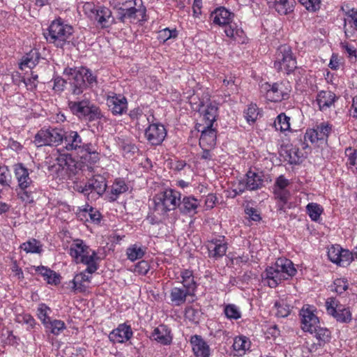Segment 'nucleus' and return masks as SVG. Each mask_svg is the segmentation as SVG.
I'll return each mask as SVG.
<instances>
[{"instance_id":"6e6552de","label":"nucleus","mask_w":357,"mask_h":357,"mask_svg":"<svg viewBox=\"0 0 357 357\" xmlns=\"http://www.w3.org/2000/svg\"><path fill=\"white\" fill-rule=\"evenodd\" d=\"M87 72L88 68L85 67L65 68L63 74L68 77L70 84V91L72 95L79 96L86 88L84 75Z\"/></svg>"},{"instance_id":"dca6fc26","label":"nucleus","mask_w":357,"mask_h":357,"mask_svg":"<svg viewBox=\"0 0 357 357\" xmlns=\"http://www.w3.org/2000/svg\"><path fill=\"white\" fill-rule=\"evenodd\" d=\"M106 188L105 178L101 175H96L88 181L80 192L86 195L89 193V191H94L99 195H102L105 192Z\"/></svg>"},{"instance_id":"c85d7f7f","label":"nucleus","mask_w":357,"mask_h":357,"mask_svg":"<svg viewBox=\"0 0 357 357\" xmlns=\"http://www.w3.org/2000/svg\"><path fill=\"white\" fill-rule=\"evenodd\" d=\"M313 333H314V337L317 340V345L320 347H324L331 340V331L325 327H321L319 325L315 328V331H313Z\"/></svg>"},{"instance_id":"5fc2aeb1","label":"nucleus","mask_w":357,"mask_h":357,"mask_svg":"<svg viewBox=\"0 0 357 357\" xmlns=\"http://www.w3.org/2000/svg\"><path fill=\"white\" fill-rule=\"evenodd\" d=\"M333 285L335 291L338 294H342L348 289L347 281L344 278L336 279L333 282Z\"/></svg>"},{"instance_id":"39448f33","label":"nucleus","mask_w":357,"mask_h":357,"mask_svg":"<svg viewBox=\"0 0 357 357\" xmlns=\"http://www.w3.org/2000/svg\"><path fill=\"white\" fill-rule=\"evenodd\" d=\"M73 32V27L59 17L51 22L47 33H44V36L50 43L55 44L58 47H63L66 42H69Z\"/></svg>"},{"instance_id":"f704fd0d","label":"nucleus","mask_w":357,"mask_h":357,"mask_svg":"<svg viewBox=\"0 0 357 357\" xmlns=\"http://www.w3.org/2000/svg\"><path fill=\"white\" fill-rule=\"evenodd\" d=\"M183 287L190 289V291H195L196 283L194 280L192 272L189 270H184L181 272Z\"/></svg>"},{"instance_id":"79ce46f5","label":"nucleus","mask_w":357,"mask_h":357,"mask_svg":"<svg viewBox=\"0 0 357 357\" xmlns=\"http://www.w3.org/2000/svg\"><path fill=\"white\" fill-rule=\"evenodd\" d=\"M126 254L130 261L141 259L145 254V251L137 245H133L127 249Z\"/></svg>"},{"instance_id":"4c0bfd02","label":"nucleus","mask_w":357,"mask_h":357,"mask_svg":"<svg viewBox=\"0 0 357 357\" xmlns=\"http://www.w3.org/2000/svg\"><path fill=\"white\" fill-rule=\"evenodd\" d=\"M20 248L27 253H40L42 251V245L35 238L30 239L22 243Z\"/></svg>"},{"instance_id":"473e14b6","label":"nucleus","mask_w":357,"mask_h":357,"mask_svg":"<svg viewBox=\"0 0 357 357\" xmlns=\"http://www.w3.org/2000/svg\"><path fill=\"white\" fill-rule=\"evenodd\" d=\"M36 271L44 277V279L47 280V283L54 284L59 283V277L54 271L45 266H38Z\"/></svg>"},{"instance_id":"69168bd1","label":"nucleus","mask_w":357,"mask_h":357,"mask_svg":"<svg viewBox=\"0 0 357 357\" xmlns=\"http://www.w3.org/2000/svg\"><path fill=\"white\" fill-rule=\"evenodd\" d=\"M66 82L62 77H57L54 79L53 89L56 91H63Z\"/></svg>"},{"instance_id":"bf43d9fd","label":"nucleus","mask_w":357,"mask_h":357,"mask_svg":"<svg viewBox=\"0 0 357 357\" xmlns=\"http://www.w3.org/2000/svg\"><path fill=\"white\" fill-rule=\"evenodd\" d=\"M149 270V263L144 260L139 261L135 266V272L140 275H146Z\"/></svg>"},{"instance_id":"13d9d810","label":"nucleus","mask_w":357,"mask_h":357,"mask_svg":"<svg viewBox=\"0 0 357 357\" xmlns=\"http://www.w3.org/2000/svg\"><path fill=\"white\" fill-rule=\"evenodd\" d=\"M17 321L19 323L26 324L31 328H33L36 325L35 319L29 314L18 316L17 317Z\"/></svg>"},{"instance_id":"680f3d73","label":"nucleus","mask_w":357,"mask_h":357,"mask_svg":"<svg viewBox=\"0 0 357 357\" xmlns=\"http://www.w3.org/2000/svg\"><path fill=\"white\" fill-rule=\"evenodd\" d=\"M289 155L290 158V163L296 164L302 156V153L299 151L298 148H292L289 150Z\"/></svg>"},{"instance_id":"f03ea898","label":"nucleus","mask_w":357,"mask_h":357,"mask_svg":"<svg viewBox=\"0 0 357 357\" xmlns=\"http://www.w3.org/2000/svg\"><path fill=\"white\" fill-rule=\"evenodd\" d=\"M297 271L293 262L287 258H278L274 266L266 268L262 278L266 280L268 285L274 288L282 280H288L295 275Z\"/></svg>"},{"instance_id":"864d4df0","label":"nucleus","mask_w":357,"mask_h":357,"mask_svg":"<svg viewBox=\"0 0 357 357\" xmlns=\"http://www.w3.org/2000/svg\"><path fill=\"white\" fill-rule=\"evenodd\" d=\"M308 10L316 11L320 8L321 0H299Z\"/></svg>"},{"instance_id":"4d7b16f0","label":"nucleus","mask_w":357,"mask_h":357,"mask_svg":"<svg viewBox=\"0 0 357 357\" xmlns=\"http://www.w3.org/2000/svg\"><path fill=\"white\" fill-rule=\"evenodd\" d=\"M340 250V247L334 245L328 249V257L333 263L337 264Z\"/></svg>"},{"instance_id":"7c9ffc66","label":"nucleus","mask_w":357,"mask_h":357,"mask_svg":"<svg viewBox=\"0 0 357 357\" xmlns=\"http://www.w3.org/2000/svg\"><path fill=\"white\" fill-rule=\"evenodd\" d=\"M295 0H275V9L280 15H287L294 10Z\"/></svg>"},{"instance_id":"393cba45","label":"nucleus","mask_w":357,"mask_h":357,"mask_svg":"<svg viewBox=\"0 0 357 357\" xmlns=\"http://www.w3.org/2000/svg\"><path fill=\"white\" fill-rule=\"evenodd\" d=\"M336 100L335 94L330 91H321L317 97V104L321 111H325L334 105Z\"/></svg>"},{"instance_id":"c756f323","label":"nucleus","mask_w":357,"mask_h":357,"mask_svg":"<svg viewBox=\"0 0 357 357\" xmlns=\"http://www.w3.org/2000/svg\"><path fill=\"white\" fill-rule=\"evenodd\" d=\"M84 272L77 274L74 279L72 280V289L74 292H84L86 289V286L84 284V282H89L91 277L86 275Z\"/></svg>"},{"instance_id":"4468645a","label":"nucleus","mask_w":357,"mask_h":357,"mask_svg":"<svg viewBox=\"0 0 357 357\" xmlns=\"http://www.w3.org/2000/svg\"><path fill=\"white\" fill-rule=\"evenodd\" d=\"M166 135V129L160 123L150 124L145 130V137L151 145H160L165 139Z\"/></svg>"},{"instance_id":"603ef678","label":"nucleus","mask_w":357,"mask_h":357,"mask_svg":"<svg viewBox=\"0 0 357 357\" xmlns=\"http://www.w3.org/2000/svg\"><path fill=\"white\" fill-rule=\"evenodd\" d=\"M11 180V175L8 167L6 166L0 167V184L2 185H9Z\"/></svg>"},{"instance_id":"c9c22d12","label":"nucleus","mask_w":357,"mask_h":357,"mask_svg":"<svg viewBox=\"0 0 357 357\" xmlns=\"http://www.w3.org/2000/svg\"><path fill=\"white\" fill-rule=\"evenodd\" d=\"M121 5L127 19L135 20L138 12V10L135 8L137 6L136 0H128L122 3Z\"/></svg>"},{"instance_id":"de8ad7c7","label":"nucleus","mask_w":357,"mask_h":357,"mask_svg":"<svg viewBox=\"0 0 357 357\" xmlns=\"http://www.w3.org/2000/svg\"><path fill=\"white\" fill-rule=\"evenodd\" d=\"M337 264L341 266H347L354 260V255L348 250L341 248Z\"/></svg>"},{"instance_id":"a211bd4d","label":"nucleus","mask_w":357,"mask_h":357,"mask_svg":"<svg viewBox=\"0 0 357 357\" xmlns=\"http://www.w3.org/2000/svg\"><path fill=\"white\" fill-rule=\"evenodd\" d=\"M132 336V331L130 326L125 324H120L117 328L113 330L109 335V339L113 342L123 343L129 340Z\"/></svg>"},{"instance_id":"3c124183","label":"nucleus","mask_w":357,"mask_h":357,"mask_svg":"<svg viewBox=\"0 0 357 357\" xmlns=\"http://www.w3.org/2000/svg\"><path fill=\"white\" fill-rule=\"evenodd\" d=\"M45 326L51 330L52 333L59 335L65 328V324L63 321L54 319L50 321Z\"/></svg>"},{"instance_id":"e2e57ef3","label":"nucleus","mask_w":357,"mask_h":357,"mask_svg":"<svg viewBox=\"0 0 357 357\" xmlns=\"http://www.w3.org/2000/svg\"><path fill=\"white\" fill-rule=\"evenodd\" d=\"M304 140L305 141L308 140V141L311 142L312 143H315V142L320 141L317 136V132H316V131L314 128L307 130V131L304 135Z\"/></svg>"},{"instance_id":"72a5a7b5","label":"nucleus","mask_w":357,"mask_h":357,"mask_svg":"<svg viewBox=\"0 0 357 357\" xmlns=\"http://www.w3.org/2000/svg\"><path fill=\"white\" fill-rule=\"evenodd\" d=\"M38 53L31 51L22 57V61L20 63V68L21 70H24L26 67L33 68L38 63Z\"/></svg>"},{"instance_id":"a19ab883","label":"nucleus","mask_w":357,"mask_h":357,"mask_svg":"<svg viewBox=\"0 0 357 357\" xmlns=\"http://www.w3.org/2000/svg\"><path fill=\"white\" fill-rule=\"evenodd\" d=\"M273 126L276 130L280 131H286L289 129V117L287 116L284 114H279L273 123Z\"/></svg>"},{"instance_id":"2eb2a0df","label":"nucleus","mask_w":357,"mask_h":357,"mask_svg":"<svg viewBox=\"0 0 357 357\" xmlns=\"http://www.w3.org/2000/svg\"><path fill=\"white\" fill-rule=\"evenodd\" d=\"M326 310L329 314L332 315L337 321L349 323L351 320V313L348 307L343 305L334 307L332 302L326 301Z\"/></svg>"},{"instance_id":"cd10ccee","label":"nucleus","mask_w":357,"mask_h":357,"mask_svg":"<svg viewBox=\"0 0 357 357\" xmlns=\"http://www.w3.org/2000/svg\"><path fill=\"white\" fill-rule=\"evenodd\" d=\"M128 188L125 181L118 178L116 179L113 183L111 191L108 194L107 197L109 202H114L117 199L119 196L128 190Z\"/></svg>"},{"instance_id":"5701e85b","label":"nucleus","mask_w":357,"mask_h":357,"mask_svg":"<svg viewBox=\"0 0 357 357\" xmlns=\"http://www.w3.org/2000/svg\"><path fill=\"white\" fill-rule=\"evenodd\" d=\"M193 292L184 287H173L170 291V301L174 306H180L185 303L188 296H191Z\"/></svg>"},{"instance_id":"0eeeda50","label":"nucleus","mask_w":357,"mask_h":357,"mask_svg":"<svg viewBox=\"0 0 357 357\" xmlns=\"http://www.w3.org/2000/svg\"><path fill=\"white\" fill-rule=\"evenodd\" d=\"M68 107L70 112L79 119L85 118L93 121L102 117L99 107L92 104L87 98L81 100H69Z\"/></svg>"},{"instance_id":"052dcab7","label":"nucleus","mask_w":357,"mask_h":357,"mask_svg":"<svg viewBox=\"0 0 357 357\" xmlns=\"http://www.w3.org/2000/svg\"><path fill=\"white\" fill-rule=\"evenodd\" d=\"M223 85L227 87L228 93L237 91V84L235 77L225 78L222 80Z\"/></svg>"},{"instance_id":"ddd939ff","label":"nucleus","mask_w":357,"mask_h":357,"mask_svg":"<svg viewBox=\"0 0 357 357\" xmlns=\"http://www.w3.org/2000/svg\"><path fill=\"white\" fill-rule=\"evenodd\" d=\"M301 328L304 331L313 333L315 328L319 325V320L314 313V310L310 305H305L300 311Z\"/></svg>"},{"instance_id":"9b49d317","label":"nucleus","mask_w":357,"mask_h":357,"mask_svg":"<svg viewBox=\"0 0 357 357\" xmlns=\"http://www.w3.org/2000/svg\"><path fill=\"white\" fill-rule=\"evenodd\" d=\"M65 135L66 131L59 128L40 130L35 136L34 143L37 146L59 144L64 140Z\"/></svg>"},{"instance_id":"2f4dec72","label":"nucleus","mask_w":357,"mask_h":357,"mask_svg":"<svg viewBox=\"0 0 357 357\" xmlns=\"http://www.w3.org/2000/svg\"><path fill=\"white\" fill-rule=\"evenodd\" d=\"M246 178V188L250 190H255L259 188L263 183V180L260 176L251 171H249L247 174Z\"/></svg>"},{"instance_id":"f8f14e48","label":"nucleus","mask_w":357,"mask_h":357,"mask_svg":"<svg viewBox=\"0 0 357 357\" xmlns=\"http://www.w3.org/2000/svg\"><path fill=\"white\" fill-rule=\"evenodd\" d=\"M89 17L94 21L96 26L107 29L116 23L112 10L105 6H93L91 8Z\"/></svg>"},{"instance_id":"7ed1b4c3","label":"nucleus","mask_w":357,"mask_h":357,"mask_svg":"<svg viewBox=\"0 0 357 357\" xmlns=\"http://www.w3.org/2000/svg\"><path fill=\"white\" fill-rule=\"evenodd\" d=\"M234 14L224 7L215 9L211 14L214 24L225 26V33L227 37L238 40V43H243L244 31L231 20Z\"/></svg>"},{"instance_id":"0e129e2a","label":"nucleus","mask_w":357,"mask_h":357,"mask_svg":"<svg viewBox=\"0 0 357 357\" xmlns=\"http://www.w3.org/2000/svg\"><path fill=\"white\" fill-rule=\"evenodd\" d=\"M245 213L253 221L257 222L261 219V217L257 211L252 207H246L245 209Z\"/></svg>"},{"instance_id":"8fccbe9b","label":"nucleus","mask_w":357,"mask_h":357,"mask_svg":"<svg viewBox=\"0 0 357 357\" xmlns=\"http://www.w3.org/2000/svg\"><path fill=\"white\" fill-rule=\"evenodd\" d=\"M50 311V308L44 303L40 304L38 308V317L45 326L51 321L48 316Z\"/></svg>"},{"instance_id":"9d476101","label":"nucleus","mask_w":357,"mask_h":357,"mask_svg":"<svg viewBox=\"0 0 357 357\" xmlns=\"http://www.w3.org/2000/svg\"><path fill=\"white\" fill-rule=\"evenodd\" d=\"M180 193L172 189L165 190L155 198V210L166 213L174 210L180 202Z\"/></svg>"},{"instance_id":"09e8293b","label":"nucleus","mask_w":357,"mask_h":357,"mask_svg":"<svg viewBox=\"0 0 357 357\" xmlns=\"http://www.w3.org/2000/svg\"><path fill=\"white\" fill-rule=\"evenodd\" d=\"M224 312L226 317L230 319H238L241 317V313L238 307L234 304L226 305Z\"/></svg>"},{"instance_id":"423d86ee","label":"nucleus","mask_w":357,"mask_h":357,"mask_svg":"<svg viewBox=\"0 0 357 357\" xmlns=\"http://www.w3.org/2000/svg\"><path fill=\"white\" fill-rule=\"evenodd\" d=\"M15 173L20 188V192L18 193L20 198L26 204L33 203L38 190L29 177L28 169L22 164H17L15 167Z\"/></svg>"},{"instance_id":"4be33fe9","label":"nucleus","mask_w":357,"mask_h":357,"mask_svg":"<svg viewBox=\"0 0 357 357\" xmlns=\"http://www.w3.org/2000/svg\"><path fill=\"white\" fill-rule=\"evenodd\" d=\"M216 144V132L212 126H206L202 131L199 146L202 149L213 148Z\"/></svg>"},{"instance_id":"f257e3e1","label":"nucleus","mask_w":357,"mask_h":357,"mask_svg":"<svg viewBox=\"0 0 357 357\" xmlns=\"http://www.w3.org/2000/svg\"><path fill=\"white\" fill-rule=\"evenodd\" d=\"M64 143L66 150L77 151L82 154V158L91 164H95L100 160L96 145L84 142L76 131L66 132Z\"/></svg>"},{"instance_id":"37998d69","label":"nucleus","mask_w":357,"mask_h":357,"mask_svg":"<svg viewBox=\"0 0 357 357\" xmlns=\"http://www.w3.org/2000/svg\"><path fill=\"white\" fill-rule=\"evenodd\" d=\"M275 197L278 199V209L284 210V205L287 204L290 193L286 189H278L275 191Z\"/></svg>"},{"instance_id":"20e7f679","label":"nucleus","mask_w":357,"mask_h":357,"mask_svg":"<svg viewBox=\"0 0 357 357\" xmlns=\"http://www.w3.org/2000/svg\"><path fill=\"white\" fill-rule=\"evenodd\" d=\"M69 254L77 263L81 262L87 266L85 271L88 273L92 274L97 271L96 261L99 257L82 240L77 239L74 241L70 248Z\"/></svg>"},{"instance_id":"a878e982","label":"nucleus","mask_w":357,"mask_h":357,"mask_svg":"<svg viewBox=\"0 0 357 357\" xmlns=\"http://www.w3.org/2000/svg\"><path fill=\"white\" fill-rule=\"evenodd\" d=\"M266 96L268 100L273 102H278L282 99H285L287 93L282 90L283 84L275 83L272 86L266 84Z\"/></svg>"},{"instance_id":"1a4fd4ad","label":"nucleus","mask_w":357,"mask_h":357,"mask_svg":"<svg viewBox=\"0 0 357 357\" xmlns=\"http://www.w3.org/2000/svg\"><path fill=\"white\" fill-rule=\"evenodd\" d=\"M275 56L274 67L278 72L289 74L296 68V59L294 57L289 46L284 45L279 47Z\"/></svg>"},{"instance_id":"412c9836","label":"nucleus","mask_w":357,"mask_h":357,"mask_svg":"<svg viewBox=\"0 0 357 357\" xmlns=\"http://www.w3.org/2000/svg\"><path fill=\"white\" fill-rule=\"evenodd\" d=\"M58 165L61 167L62 170L70 176L77 172V165L75 160L70 154H60L56 158Z\"/></svg>"},{"instance_id":"b1692460","label":"nucleus","mask_w":357,"mask_h":357,"mask_svg":"<svg viewBox=\"0 0 357 357\" xmlns=\"http://www.w3.org/2000/svg\"><path fill=\"white\" fill-rule=\"evenodd\" d=\"M207 247L209 257L215 259L223 257L227 250V243L220 239L212 240L208 243Z\"/></svg>"},{"instance_id":"49530a36","label":"nucleus","mask_w":357,"mask_h":357,"mask_svg":"<svg viewBox=\"0 0 357 357\" xmlns=\"http://www.w3.org/2000/svg\"><path fill=\"white\" fill-rule=\"evenodd\" d=\"M306 209L307 211V213L312 220L317 221L321 213H322V208L321 206L317 204V203H310L307 205Z\"/></svg>"},{"instance_id":"c03bdc74","label":"nucleus","mask_w":357,"mask_h":357,"mask_svg":"<svg viewBox=\"0 0 357 357\" xmlns=\"http://www.w3.org/2000/svg\"><path fill=\"white\" fill-rule=\"evenodd\" d=\"M245 118L249 123H255L259 115V109L255 104H250L244 112Z\"/></svg>"},{"instance_id":"774afa93","label":"nucleus","mask_w":357,"mask_h":357,"mask_svg":"<svg viewBox=\"0 0 357 357\" xmlns=\"http://www.w3.org/2000/svg\"><path fill=\"white\" fill-rule=\"evenodd\" d=\"M340 46L342 49L346 50L350 57H356V50L354 47L349 45L347 43H341Z\"/></svg>"},{"instance_id":"bb28decb","label":"nucleus","mask_w":357,"mask_h":357,"mask_svg":"<svg viewBox=\"0 0 357 357\" xmlns=\"http://www.w3.org/2000/svg\"><path fill=\"white\" fill-rule=\"evenodd\" d=\"M199 205V201L193 197H184L182 202H179L180 211L185 214H195L196 209Z\"/></svg>"},{"instance_id":"e433bc0d","label":"nucleus","mask_w":357,"mask_h":357,"mask_svg":"<svg viewBox=\"0 0 357 357\" xmlns=\"http://www.w3.org/2000/svg\"><path fill=\"white\" fill-rule=\"evenodd\" d=\"M218 107L215 105L210 103L204 111V119L206 121V126H213L217 116Z\"/></svg>"},{"instance_id":"f3484780","label":"nucleus","mask_w":357,"mask_h":357,"mask_svg":"<svg viewBox=\"0 0 357 357\" xmlns=\"http://www.w3.org/2000/svg\"><path fill=\"white\" fill-rule=\"evenodd\" d=\"M107 105L114 115H121L127 110L128 102L124 96L121 95L109 96L107 100Z\"/></svg>"},{"instance_id":"a18cd8bd","label":"nucleus","mask_w":357,"mask_h":357,"mask_svg":"<svg viewBox=\"0 0 357 357\" xmlns=\"http://www.w3.org/2000/svg\"><path fill=\"white\" fill-rule=\"evenodd\" d=\"M249 346V343L245 337H238L235 338L233 348L238 353V355L243 354Z\"/></svg>"},{"instance_id":"6e6d98bb","label":"nucleus","mask_w":357,"mask_h":357,"mask_svg":"<svg viewBox=\"0 0 357 357\" xmlns=\"http://www.w3.org/2000/svg\"><path fill=\"white\" fill-rule=\"evenodd\" d=\"M176 37V31L175 29L170 30L168 28L164 29L159 31L158 33V38L163 42H165L168 39L171 38Z\"/></svg>"},{"instance_id":"58836bf2","label":"nucleus","mask_w":357,"mask_h":357,"mask_svg":"<svg viewBox=\"0 0 357 357\" xmlns=\"http://www.w3.org/2000/svg\"><path fill=\"white\" fill-rule=\"evenodd\" d=\"M317 132V136L320 141H326L331 131L332 126L328 123H321L314 128Z\"/></svg>"},{"instance_id":"ea45409f","label":"nucleus","mask_w":357,"mask_h":357,"mask_svg":"<svg viewBox=\"0 0 357 357\" xmlns=\"http://www.w3.org/2000/svg\"><path fill=\"white\" fill-rule=\"evenodd\" d=\"M275 307L277 310L275 314L279 317H287L290 314V305L284 299L276 301L275 303Z\"/></svg>"},{"instance_id":"338daca9","label":"nucleus","mask_w":357,"mask_h":357,"mask_svg":"<svg viewBox=\"0 0 357 357\" xmlns=\"http://www.w3.org/2000/svg\"><path fill=\"white\" fill-rule=\"evenodd\" d=\"M347 164L350 168L357 170V149L350 154Z\"/></svg>"},{"instance_id":"6ab92c4d","label":"nucleus","mask_w":357,"mask_h":357,"mask_svg":"<svg viewBox=\"0 0 357 357\" xmlns=\"http://www.w3.org/2000/svg\"><path fill=\"white\" fill-rule=\"evenodd\" d=\"M190 343L196 357H209V346L200 335H195L192 336Z\"/></svg>"},{"instance_id":"aec40b11","label":"nucleus","mask_w":357,"mask_h":357,"mask_svg":"<svg viewBox=\"0 0 357 357\" xmlns=\"http://www.w3.org/2000/svg\"><path fill=\"white\" fill-rule=\"evenodd\" d=\"M154 340L163 345H169L172 341L171 331L164 324L154 328L151 336Z\"/></svg>"}]
</instances>
